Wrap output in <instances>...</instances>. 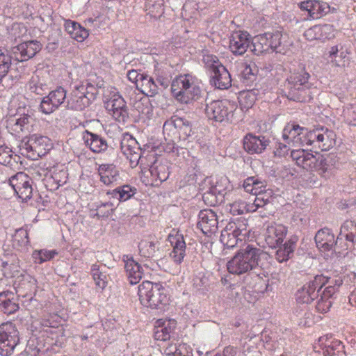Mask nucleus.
Segmentation results:
<instances>
[{
  "label": "nucleus",
  "instance_id": "c85d7f7f",
  "mask_svg": "<svg viewBox=\"0 0 356 356\" xmlns=\"http://www.w3.org/2000/svg\"><path fill=\"white\" fill-rule=\"evenodd\" d=\"M35 119L33 113H24L20 115L13 123H9L8 127L13 131L12 134L19 135L22 133L27 134L33 131Z\"/></svg>",
  "mask_w": 356,
  "mask_h": 356
},
{
  "label": "nucleus",
  "instance_id": "052dcab7",
  "mask_svg": "<svg viewBox=\"0 0 356 356\" xmlns=\"http://www.w3.org/2000/svg\"><path fill=\"white\" fill-rule=\"evenodd\" d=\"M346 57V53L339 51L337 46H333L329 51V58L332 63L335 66H341L343 65L344 59Z\"/></svg>",
  "mask_w": 356,
  "mask_h": 356
},
{
  "label": "nucleus",
  "instance_id": "603ef678",
  "mask_svg": "<svg viewBox=\"0 0 356 356\" xmlns=\"http://www.w3.org/2000/svg\"><path fill=\"white\" fill-rule=\"evenodd\" d=\"M136 193V188L129 185H124L118 187L112 191H108L107 195L119 201H126L131 198Z\"/></svg>",
  "mask_w": 356,
  "mask_h": 356
},
{
  "label": "nucleus",
  "instance_id": "4c0bfd02",
  "mask_svg": "<svg viewBox=\"0 0 356 356\" xmlns=\"http://www.w3.org/2000/svg\"><path fill=\"white\" fill-rule=\"evenodd\" d=\"M333 27L330 24L315 25L305 31L304 36L309 41L329 39L332 36Z\"/></svg>",
  "mask_w": 356,
  "mask_h": 356
},
{
  "label": "nucleus",
  "instance_id": "680f3d73",
  "mask_svg": "<svg viewBox=\"0 0 356 356\" xmlns=\"http://www.w3.org/2000/svg\"><path fill=\"white\" fill-rule=\"evenodd\" d=\"M11 56L0 48V82L5 77L11 66Z\"/></svg>",
  "mask_w": 356,
  "mask_h": 356
},
{
  "label": "nucleus",
  "instance_id": "bb28decb",
  "mask_svg": "<svg viewBox=\"0 0 356 356\" xmlns=\"http://www.w3.org/2000/svg\"><path fill=\"white\" fill-rule=\"evenodd\" d=\"M299 8L308 13L309 16L314 19H319L330 11V6L321 1L307 0L300 3Z\"/></svg>",
  "mask_w": 356,
  "mask_h": 356
},
{
  "label": "nucleus",
  "instance_id": "f3484780",
  "mask_svg": "<svg viewBox=\"0 0 356 356\" xmlns=\"http://www.w3.org/2000/svg\"><path fill=\"white\" fill-rule=\"evenodd\" d=\"M13 282L19 296L32 298L37 291V280L25 271H22L19 275L17 276Z\"/></svg>",
  "mask_w": 356,
  "mask_h": 356
},
{
  "label": "nucleus",
  "instance_id": "13d9d810",
  "mask_svg": "<svg viewBox=\"0 0 356 356\" xmlns=\"http://www.w3.org/2000/svg\"><path fill=\"white\" fill-rule=\"evenodd\" d=\"M138 248L140 256L145 258H151L156 252V244L149 240H142L138 245Z\"/></svg>",
  "mask_w": 356,
  "mask_h": 356
},
{
  "label": "nucleus",
  "instance_id": "0e129e2a",
  "mask_svg": "<svg viewBox=\"0 0 356 356\" xmlns=\"http://www.w3.org/2000/svg\"><path fill=\"white\" fill-rule=\"evenodd\" d=\"M1 307L3 312L8 314H14L19 309L18 303L16 302L14 293H9L7 301Z\"/></svg>",
  "mask_w": 356,
  "mask_h": 356
},
{
  "label": "nucleus",
  "instance_id": "3c124183",
  "mask_svg": "<svg viewBox=\"0 0 356 356\" xmlns=\"http://www.w3.org/2000/svg\"><path fill=\"white\" fill-rule=\"evenodd\" d=\"M90 274L97 287L104 289L108 284V277L106 272L101 269V266L97 264H94L90 268Z\"/></svg>",
  "mask_w": 356,
  "mask_h": 356
},
{
  "label": "nucleus",
  "instance_id": "de8ad7c7",
  "mask_svg": "<svg viewBox=\"0 0 356 356\" xmlns=\"http://www.w3.org/2000/svg\"><path fill=\"white\" fill-rule=\"evenodd\" d=\"M19 156L7 145H0V164L10 168L17 165Z\"/></svg>",
  "mask_w": 356,
  "mask_h": 356
},
{
  "label": "nucleus",
  "instance_id": "1a4fd4ad",
  "mask_svg": "<svg viewBox=\"0 0 356 356\" xmlns=\"http://www.w3.org/2000/svg\"><path fill=\"white\" fill-rule=\"evenodd\" d=\"M95 87L89 83L77 86L72 92L68 100V107L72 110L82 111L95 99Z\"/></svg>",
  "mask_w": 356,
  "mask_h": 356
},
{
  "label": "nucleus",
  "instance_id": "2eb2a0df",
  "mask_svg": "<svg viewBox=\"0 0 356 356\" xmlns=\"http://www.w3.org/2000/svg\"><path fill=\"white\" fill-rule=\"evenodd\" d=\"M309 74L305 70L293 72L290 75L288 81L290 87L289 95H291L292 99L298 102L305 101V97L296 95V91L305 92V90L310 88L311 84L309 82Z\"/></svg>",
  "mask_w": 356,
  "mask_h": 356
},
{
  "label": "nucleus",
  "instance_id": "9d476101",
  "mask_svg": "<svg viewBox=\"0 0 356 356\" xmlns=\"http://www.w3.org/2000/svg\"><path fill=\"white\" fill-rule=\"evenodd\" d=\"M19 342V332L14 323L6 322L0 325V355L9 356Z\"/></svg>",
  "mask_w": 356,
  "mask_h": 356
},
{
  "label": "nucleus",
  "instance_id": "c9c22d12",
  "mask_svg": "<svg viewBox=\"0 0 356 356\" xmlns=\"http://www.w3.org/2000/svg\"><path fill=\"white\" fill-rule=\"evenodd\" d=\"M337 240H345L346 248L354 249L356 244V222L353 220H346L341 225Z\"/></svg>",
  "mask_w": 356,
  "mask_h": 356
},
{
  "label": "nucleus",
  "instance_id": "f704fd0d",
  "mask_svg": "<svg viewBox=\"0 0 356 356\" xmlns=\"http://www.w3.org/2000/svg\"><path fill=\"white\" fill-rule=\"evenodd\" d=\"M268 145V140L264 136L248 134L243 138V148L249 154H260Z\"/></svg>",
  "mask_w": 356,
  "mask_h": 356
},
{
  "label": "nucleus",
  "instance_id": "aec40b11",
  "mask_svg": "<svg viewBox=\"0 0 356 356\" xmlns=\"http://www.w3.org/2000/svg\"><path fill=\"white\" fill-rule=\"evenodd\" d=\"M106 108L118 122H124L128 118L126 102L118 92L113 94L106 102Z\"/></svg>",
  "mask_w": 356,
  "mask_h": 356
},
{
  "label": "nucleus",
  "instance_id": "ddd939ff",
  "mask_svg": "<svg viewBox=\"0 0 356 356\" xmlns=\"http://www.w3.org/2000/svg\"><path fill=\"white\" fill-rule=\"evenodd\" d=\"M329 282L328 277L319 275L313 280L305 284L296 293V300L298 303L309 304L318 297L321 289Z\"/></svg>",
  "mask_w": 356,
  "mask_h": 356
},
{
  "label": "nucleus",
  "instance_id": "f8f14e48",
  "mask_svg": "<svg viewBox=\"0 0 356 356\" xmlns=\"http://www.w3.org/2000/svg\"><path fill=\"white\" fill-rule=\"evenodd\" d=\"M168 241L172 247V251L169 254L170 258L178 267L177 270L169 271L172 274H175L179 272L180 265L186 255V244L184 235L179 230L175 229H172L168 234Z\"/></svg>",
  "mask_w": 356,
  "mask_h": 356
},
{
  "label": "nucleus",
  "instance_id": "a211bd4d",
  "mask_svg": "<svg viewBox=\"0 0 356 356\" xmlns=\"http://www.w3.org/2000/svg\"><path fill=\"white\" fill-rule=\"evenodd\" d=\"M342 280L339 278L335 280L334 285H329L318 293L316 305V309L318 312L325 314L330 311L338 287L342 284Z\"/></svg>",
  "mask_w": 356,
  "mask_h": 356
},
{
  "label": "nucleus",
  "instance_id": "37998d69",
  "mask_svg": "<svg viewBox=\"0 0 356 356\" xmlns=\"http://www.w3.org/2000/svg\"><path fill=\"white\" fill-rule=\"evenodd\" d=\"M136 88L147 96H154L158 92V86L152 77L143 73L137 83Z\"/></svg>",
  "mask_w": 356,
  "mask_h": 356
},
{
  "label": "nucleus",
  "instance_id": "ea45409f",
  "mask_svg": "<svg viewBox=\"0 0 356 356\" xmlns=\"http://www.w3.org/2000/svg\"><path fill=\"white\" fill-rule=\"evenodd\" d=\"M211 77L217 88L227 89L232 86L231 75L225 66H219L216 71L211 73Z\"/></svg>",
  "mask_w": 356,
  "mask_h": 356
},
{
  "label": "nucleus",
  "instance_id": "338daca9",
  "mask_svg": "<svg viewBox=\"0 0 356 356\" xmlns=\"http://www.w3.org/2000/svg\"><path fill=\"white\" fill-rule=\"evenodd\" d=\"M258 67L254 63H243L241 76L245 80H251L258 73Z\"/></svg>",
  "mask_w": 356,
  "mask_h": 356
},
{
  "label": "nucleus",
  "instance_id": "58836bf2",
  "mask_svg": "<svg viewBox=\"0 0 356 356\" xmlns=\"http://www.w3.org/2000/svg\"><path fill=\"white\" fill-rule=\"evenodd\" d=\"M97 171L100 181L107 186L117 181L120 175L118 168L113 163L101 164L99 165Z\"/></svg>",
  "mask_w": 356,
  "mask_h": 356
},
{
  "label": "nucleus",
  "instance_id": "8fccbe9b",
  "mask_svg": "<svg viewBox=\"0 0 356 356\" xmlns=\"http://www.w3.org/2000/svg\"><path fill=\"white\" fill-rule=\"evenodd\" d=\"M145 10L151 17H160L164 12V0H146Z\"/></svg>",
  "mask_w": 356,
  "mask_h": 356
},
{
  "label": "nucleus",
  "instance_id": "6e6552de",
  "mask_svg": "<svg viewBox=\"0 0 356 356\" xmlns=\"http://www.w3.org/2000/svg\"><path fill=\"white\" fill-rule=\"evenodd\" d=\"M145 160V165H140L141 168V180L146 186H158L162 182L167 180L169 177L168 166L158 160H154L148 169L149 166Z\"/></svg>",
  "mask_w": 356,
  "mask_h": 356
},
{
  "label": "nucleus",
  "instance_id": "6ab92c4d",
  "mask_svg": "<svg viewBox=\"0 0 356 356\" xmlns=\"http://www.w3.org/2000/svg\"><path fill=\"white\" fill-rule=\"evenodd\" d=\"M31 179L24 172H17L9 179L10 185L12 186L19 198L23 201L30 199L32 196V186Z\"/></svg>",
  "mask_w": 356,
  "mask_h": 356
},
{
  "label": "nucleus",
  "instance_id": "e2e57ef3",
  "mask_svg": "<svg viewBox=\"0 0 356 356\" xmlns=\"http://www.w3.org/2000/svg\"><path fill=\"white\" fill-rule=\"evenodd\" d=\"M13 243L17 247H23L28 245L29 238L27 229L24 228L17 229L13 235Z\"/></svg>",
  "mask_w": 356,
  "mask_h": 356
},
{
  "label": "nucleus",
  "instance_id": "f257e3e1",
  "mask_svg": "<svg viewBox=\"0 0 356 356\" xmlns=\"http://www.w3.org/2000/svg\"><path fill=\"white\" fill-rule=\"evenodd\" d=\"M200 80L191 74H183L175 77L171 83L174 98L181 104H190L201 95Z\"/></svg>",
  "mask_w": 356,
  "mask_h": 356
},
{
  "label": "nucleus",
  "instance_id": "412c9836",
  "mask_svg": "<svg viewBox=\"0 0 356 356\" xmlns=\"http://www.w3.org/2000/svg\"><path fill=\"white\" fill-rule=\"evenodd\" d=\"M218 218L216 213L211 209L202 210L198 215L197 227L206 236H211L218 229Z\"/></svg>",
  "mask_w": 356,
  "mask_h": 356
},
{
  "label": "nucleus",
  "instance_id": "6e6d98bb",
  "mask_svg": "<svg viewBox=\"0 0 356 356\" xmlns=\"http://www.w3.org/2000/svg\"><path fill=\"white\" fill-rule=\"evenodd\" d=\"M29 90L37 95H42L47 90V85L38 76H33L27 84Z\"/></svg>",
  "mask_w": 356,
  "mask_h": 356
},
{
  "label": "nucleus",
  "instance_id": "4be33fe9",
  "mask_svg": "<svg viewBox=\"0 0 356 356\" xmlns=\"http://www.w3.org/2000/svg\"><path fill=\"white\" fill-rule=\"evenodd\" d=\"M314 348L317 349L316 351L321 352L323 356L339 355L343 352L341 341L328 336L321 337Z\"/></svg>",
  "mask_w": 356,
  "mask_h": 356
},
{
  "label": "nucleus",
  "instance_id": "a19ab883",
  "mask_svg": "<svg viewBox=\"0 0 356 356\" xmlns=\"http://www.w3.org/2000/svg\"><path fill=\"white\" fill-rule=\"evenodd\" d=\"M64 26L67 33L77 42L84 41L89 35L88 31L76 22L66 20Z\"/></svg>",
  "mask_w": 356,
  "mask_h": 356
},
{
  "label": "nucleus",
  "instance_id": "423d86ee",
  "mask_svg": "<svg viewBox=\"0 0 356 356\" xmlns=\"http://www.w3.org/2000/svg\"><path fill=\"white\" fill-rule=\"evenodd\" d=\"M122 153L129 161L130 166L134 168L138 165H145V160L149 159L151 162L154 159V154L148 152L144 156L138 141L131 134H125L121 141Z\"/></svg>",
  "mask_w": 356,
  "mask_h": 356
},
{
  "label": "nucleus",
  "instance_id": "72a5a7b5",
  "mask_svg": "<svg viewBox=\"0 0 356 356\" xmlns=\"http://www.w3.org/2000/svg\"><path fill=\"white\" fill-rule=\"evenodd\" d=\"M168 130L178 133L179 137L183 139H186L193 133L191 124L182 118L176 116L172 118V121L165 122L163 131L165 132Z\"/></svg>",
  "mask_w": 356,
  "mask_h": 356
},
{
  "label": "nucleus",
  "instance_id": "69168bd1",
  "mask_svg": "<svg viewBox=\"0 0 356 356\" xmlns=\"http://www.w3.org/2000/svg\"><path fill=\"white\" fill-rule=\"evenodd\" d=\"M202 61L204 67L212 72L216 71L219 66H223L219 61L218 57L213 54H204Z\"/></svg>",
  "mask_w": 356,
  "mask_h": 356
},
{
  "label": "nucleus",
  "instance_id": "9b49d317",
  "mask_svg": "<svg viewBox=\"0 0 356 356\" xmlns=\"http://www.w3.org/2000/svg\"><path fill=\"white\" fill-rule=\"evenodd\" d=\"M307 138V146H312L321 151L330 149L336 143L335 133L324 127L309 130Z\"/></svg>",
  "mask_w": 356,
  "mask_h": 356
},
{
  "label": "nucleus",
  "instance_id": "5fc2aeb1",
  "mask_svg": "<svg viewBox=\"0 0 356 356\" xmlns=\"http://www.w3.org/2000/svg\"><path fill=\"white\" fill-rule=\"evenodd\" d=\"M295 314L300 325L309 327L314 323V315L307 306L297 309Z\"/></svg>",
  "mask_w": 356,
  "mask_h": 356
},
{
  "label": "nucleus",
  "instance_id": "a18cd8bd",
  "mask_svg": "<svg viewBox=\"0 0 356 356\" xmlns=\"http://www.w3.org/2000/svg\"><path fill=\"white\" fill-rule=\"evenodd\" d=\"M47 169L51 173V179H52L53 181L56 184V188L66 183L67 172L64 165L56 163L52 167H47Z\"/></svg>",
  "mask_w": 356,
  "mask_h": 356
},
{
  "label": "nucleus",
  "instance_id": "49530a36",
  "mask_svg": "<svg viewBox=\"0 0 356 356\" xmlns=\"http://www.w3.org/2000/svg\"><path fill=\"white\" fill-rule=\"evenodd\" d=\"M165 356H192L189 346L184 343H170L164 349Z\"/></svg>",
  "mask_w": 356,
  "mask_h": 356
},
{
  "label": "nucleus",
  "instance_id": "79ce46f5",
  "mask_svg": "<svg viewBox=\"0 0 356 356\" xmlns=\"http://www.w3.org/2000/svg\"><path fill=\"white\" fill-rule=\"evenodd\" d=\"M243 186L247 193L254 195H258L266 191V181L257 177H248L244 180Z\"/></svg>",
  "mask_w": 356,
  "mask_h": 356
},
{
  "label": "nucleus",
  "instance_id": "7c9ffc66",
  "mask_svg": "<svg viewBox=\"0 0 356 356\" xmlns=\"http://www.w3.org/2000/svg\"><path fill=\"white\" fill-rule=\"evenodd\" d=\"M124 268L128 280L131 284H136L143 276L142 266L136 261L132 257L129 255L123 256Z\"/></svg>",
  "mask_w": 356,
  "mask_h": 356
},
{
  "label": "nucleus",
  "instance_id": "864d4df0",
  "mask_svg": "<svg viewBox=\"0 0 356 356\" xmlns=\"http://www.w3.org/2000/svg\"><path fill=\"white\" fill-rule=\"evenodd\" d=\"M238 99L241 108L248 111L254 106L257 100V93L254 90L241 91Z\"/></svg>",
  "mask_w": 356,
  "mask_h": 356
},
{
  "label": "nucleus",
  "instance_id": "2f4dec72",
  "mask_svg": "<svg viewBox=\"0 0 356 356\" xmlns=\"http://www.w3.org/2000/svg\"><path fill=\"white\" fill-rule=\"evenodd\" d=\"M0 270L6 278L15 280L23 271L19 266V261L15 255L6 257L0 261Z\"/></svg>",
  "mask_w": 356,
  "mask_h": 356
},
{
  "label": "nucleus",
  "instance_id": "c756f323",
  "mask_svg": "<svg viewBox=\"0 0 356 356\" xmlns=\"http://www.w3.org/2000/svg\"><path fill=\"white\" fill-rule=\"evenodd\" d=\"M176 327L177 321L174 319H158L154 324V339L159 341L170 339Z\"/></svg>",
  "mask_w": 356,
  "mask_h": 356
},
{
  "label": "nucleus",
  "instance_id": "bf43d9fd",
  "mask_svg": "<svg viewBox=\"0 0 356 356\" xmlns=\"http://www.w3.org/2000/svg\"><path fill=\"white\" fill-rule=\"evenodd\" d=\"M227 207L232 215H241L250 212L249 203H247L242 200H236L234 202L229 204Z\"/></svg>",
  "mask_w": 356,
  "mask_h": 356
},
{
  "label": "nucleus",
  "instance_id": "e433bc0d",
  "mask_svg": "<svg viewBox=\"0 0 356 356\" xmlns=\"http://www.w3.org/2000/svg\"><path fill=\"white\" fill-rule=\"evenodd\" d=\"M338 241L335 240L334 235L327 228L318 230L315 236L316 246L322 252L330 250Z\"/></svg>",
  "mask_w": 356,
  "mask_h": 356
},
{
  "label": "nucleus",
  "instance_id": "7ed1b4c3",
  "mask_svg": "<svg viewBox=\"0 0 356 356\" xmlns=\"http://www.w3.org/2000/svg\"><path fill=\"white\" fill-rule=\"evenodd\" d=\"M262 251L252 245L238 251L227 263V269L230 274L241 275L253 270L258 266Z\"/></svg>",
  "mask_w": 356,
  "mask_h": 356
},
{
  "label": "nucleus",
  "instance_id": "5701e85b",
  "mask_svg": "<svg viewBox=\"0 0 356 356\" xmlns=\"http://www.w3.org/2000/svg\"><path fill=\"white\" fill-rule=\"evenodd\" d=\"M288 232L286 226L273 222L269 225L265 233V241L271 248H276L282 243Z\"/></svg>",
  "mask_w": 356,
  "mask_h": 356
},
{
  "label": "nucleus",
  "instance_id": "f03ea898",
  "mask_svg": "<svg viewBox=\"0 0 356 356\" xmlns=\"http://www.w3.org/2000/svg\"><path fill=\"white\" fill-rule=\"evenodd\" d=\"M140 303L151 309H161L168 304L169 296L161 282L145 280L138 286Z\"/></svg>",
  "mask_w": 356,
  "mask_h": 356
},
{
  "label": "nucleus",
  "instance_id": "cd10ccee",
  "mask_svg": "<svg viewBox=\"0 0 356 356\" xmlns=\"http://www.w3.org/2000/svg\"><path fill=\"white\" fill-rule=\"evenodd\" d=\"M318 154H314L303 149H295L291 152V156L297 165L307 170L313 171L318 162Z\"/></svg>",
  "mask_w": 356,
  "mask_h": 356
},
{
  "label": "nucleus",
  "instance_id": "39448f33",
  "mask_svg": "<svg viewBox=\"0 0 356 356\" xmlns=\"http://www.w3.org/2000/svg\"><path fill=\"white\" fill-rule=\"evenodd\" d=\"M54 147L51 138L40 134L31 135L26 142L19 145V152L23 156L37 160L47 154Z\"/></svg>",
  "mask_w": 356,
  "mask_h": 356
},
{
  "label": "nucleus",
  "instance_id": "a878e982",
  "mask_svg": "<svg viewBox=\"0 0 356 356\" xmlns=\"http://www.w3.org/2000/svg\"><path fill=\"white\" fill-rule=\"evenodd\" d=\"M250 42V35L247 32L236 31L230 37L229 48L234 55L241 56L247 51Z\"/></svg>",
  "mask_w": 356,
  "mask_h": 356
},
{
  "label": "nucleus",
  "instance_id": "c03bdc74",
  "mask_svg": "<svg viewBox=\"0 0 356 356\" xmlns=\"http://www.w3.org/2000/svg\"><path fill=\"white\" fill-rule=\"evenodd\" d=\"M297 236H291L284 244L283 247H280L276 252L275 259L280 263L287 261L293 254L296 243L298 242Z\"/></svg>",
  "mask_w": 356,
  "mask_h": 356
},
{
  "label": "nucleus",
  "instance_id": "473e14b6",
  "mask_svg": "<svg viewBox=\"0 0 356 356\" xmlns=\"http://www.w3.org/2000/svg\"><path fill=\"white\" fill-rule=\"evenodd\" d=\"M85 145L95 153H102L108 148L106 140L98 134L86 130L82 134Z\"/></svg>",
  "mask_w": 356,
  "mask_h": 356
},
{
  "label": "nucleus",
  "instance_id": "393cba45",
  "mask_svg": "<svg viewBox=\"0 0 356 356\" xmlns=\"http://www.w3.org/2000/svg\"><path fill=\"white\" fill-rule=\"evenodd\" d=\"M42 49V44L37 40L22 42L13 48V53L19 61L27 60L33 58Z\"/></svg>",
  "mask_w": 356,
  "mask_h": 356
},
{
  "label": "nucleus",
  "instance_id": "4468645a",
  "mask_svg": "<svg viewBox=\"0 0 356 356\" xmlns=\"http://www.w3.org/2000/svg\"><path fill=\"white\" fill-rule=\"evenodd\" d=\"M309 131L296 122H289L284 128L282 137L289 145L294 147L307 145Z\"/></svg>",
  "mask_w": 356,
  "mask_h": 356
},
{
  "label": "nucleus",
  "instance_id": "b1692460",
  "mask_svg": "<svg viewBox=\"0 0 356 356\" xmlns=\"http://www.w3.org/2000/svg\"><path fill=\"white\" fill-rule=\"evenodd\" d=\"M270 50L277 53L286 54L293 44L292 40L286 33L275 31L267 33Z\"/></svg>",
  "mask_w": 356,
  "mask_h": 356
},
{
  "label": "nucleus",
  "instance_id": "774afa93",
  "mask_svg": "<svg viewBox=\"0 0 356 356\" xmlns=\"http://www.w3.org/2000/svg\"><path fill=\"white\" fill-rule=\"evenodd\" d=\"M339 208L346 210L352 218H356V199L345 200L339 204Z\"/></svg>",
  "mask_w": 356,
  "mask_h": 356
},
{
  "label": "nucleus",
  "instance_id": "4d7b16f0",
  "mask_svg": "<svg viewBox=\"0 0 356 356\" xmlns=\"http://www.w3.org/2000/svg\"><path fill=\"white\" fill-rule=\"evenodd\" d=\"M58 254L56 250H34L32 253V258L35 263L41 264L45 261H49Z\"/></svg>",
  "mask_w": 356,
  "mask_h": 356
},
{
  "label": "nucleus",
  "instance_id": "20e7f679",
  "mask_svg": "<svg viewBox=\"0 0 356 356\" xmlns=\"http://www.w3.org/2000/svg\"><path fill=\"white\" fill-rule=\"evenodd\" d=\"M205 114L209 120L220 123L236 124L240 120L236 104L227 99L213 100L208 103Z\"/></svg>",
  "mask_w": 356,
  "mask_h": 356
},
{
  "label": "nucleus",
  "instance_id": "09e8293b",
  "mask_svg": "<svg viewBox=\"0 0 356 356\" xmlns=\"http://www.w3.org/2000/svg\"><path fill=\"white\" fill-rule=\"evenodd\" d=\"M267 33L258 35L252 40V51L256 55H260L263 53L270 51Z\"/></svg>",
  "mask_w": 356,
  "mask_h": 356
},
{
  "label": "nucleus",
  "instance_id": "dca6fc26",
  "mask_svg": "<svg viewBox=\"0 0 356 356\" xmlns=\"http://www.w3.org/2000/svg\"><path fill=\"white\" fill-rule=\"evenodd\" d=\"M66 99V90L62 87H58L49 93L42 99L39 110L44 114L52 113L65 102Z\"/></svg>",
  "mask_w": 356,
  "mask_h": 356
},
{
  "label": "nucleus",
  "instance_id": "0eeeda50",
  "mask_svg": "<svg viewBox=\"0 0 356 356\" xmlns=\"http://www.w3.org/2000/svg\"><path fill=\"white\" fill-rule=\"evenodd\" d=\"M247 234V225L244 220L230 221L221 232L220 241L228 248H233L245 241Z\"/></svg>",
  "mask_w": 356,
  "mask_h": 356
}]
</instances>
